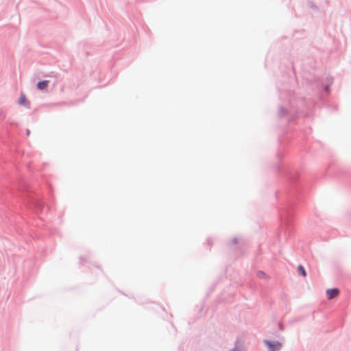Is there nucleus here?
Listing matches in <instances>:
<instances>
[{"instance_id": "nucleus-2", "label": "nucleus", "mask_w": 351, "mask_h": 351, "mask_svg": "<svg viewBox=\"0 0 351 351\" xmlns=\"http://www.w3.org/2000/svg\"><path fill=\"white\" fill-rule=\"evenodd\" d=\"M328 300H332L337 297L339 294V290L337 288L329 289L326 291Z\"/></svg>"}, {"instance_id": "nucleus-5", "label": "nucleus", "mask_w": 351, "mask_h": 351, "mask_svg": "<svg viewBox=\"0 0 351 351\" xmlns=\"http://www.w3.org/2000/svg\"><path fill=\"white\" fill-rule=\"evenodd\" d=\"M298 272H299L300 274H301L304 277L306 276L305 269H304V267L302 266V265H299V267H298Z\"/></svg>"}, {"instance_id": "nucleus-1", "label": "nucleus", "mask_w": 351, "mask_h": 351, "mask_svg": "<svg viewBox=\"0 0 351 351\" xmlns=\"http://www.w3.org/2000/svg\"><path fill=\"white\" fill-rule=\"evenodd\" d=\"M265 344L269 351H278L282 347L281 343L278 341H265Z\"/></svg>"}, {"instance_id": "nucleus-3", "label": "nucleus", "mask_w": 351, "mask_h": 351, "mask_svg": "<svg viewBox=\"0 0 351 351\" xmlns=\"http://www.w3.org/2000/svg\"><path fill=\"white\" fill-rule=\"evenodd\" d=\"M48 84H49V81L44 80V81L38 82L37 84V87L40 90H44L47 87Z\"/></svg>"}, {"instance_id": "nucleus-4", "label": "nucleus", "mask_w": 351, "mask_h": 351, "mask_svg": "<svg viewBox=\"0 0 351 351\" xmlns=\"http://www.w3.org/2000/svg\"><path fill=\"white\" fill-rule=\"evenodd\" d=\"M19 103L21 104V105H23V106H25L26 104H27V100H26V97H25V95L22 93L21 94V96H20V98L19 99Z\"/></svg>"}]
</instances>
